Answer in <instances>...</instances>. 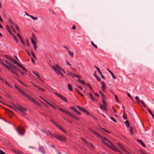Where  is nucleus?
I'll use <instances>...</instances> for the list:
<instances>
[{
    "label": "nucleus",
    "mask_w": 154,
    "mask_h": 154,
    "mask_svg": "<svg viewBox=\"0 0 154 154\" xmlns=\"http://www.w3.org/2000/svg\"><path fill=\"white\" fill-rule=\"evenodd\" d=\"M117 145H118L119 147L121 148L122 150L124 151V150L125 149L124 147L122 146L121 144H120L119 143H117Z\"/></svg>",
    "instance_id": "21"
},
{
    "label": "nucleus",
    "mask_w": 154,
    "mask_h": 154,
    "mask_svg": "<svg viewBox=\"0 0 154 154\" xmlns=\"http://www.w3.org/2000/svg\"><path fill=\"white\" fill-rule=\"evenodd\" d=\"M54 137L56 139L58 140L61 141L66 142V137L65 136L63 135L55 134L54 135Z\"/></svg>",
    "instance_id": "1"
},
{
    "label": "nucleus",
    "mask_w": 154,
    "mask_h": 154,
    "mask_svg": "<svg viewBox=\"0 0 154 154\" xmlns=\"http://www.w3.org/2000/svg\"><path fill=\"white\" fill-rule=\"evenodd\" d=\"M70 109L72 110L73 111H74L75 112L76 111V109L73 107H70L69 108Z\"/></svg>",
    "instance_id": "37"
},
{
    "label": "nucleus",
    "mask_w": 154,
    "mask_h": 154,
    "mask_svg": "<svg viewBox=\"0 0 154 154\" xmlns=\"http://www.w3.org/2000/svg\"><path fill=\"white\" fill-rule=\"evenodd\" d=\"M147 110L149 112V113L150 114L152 115L153 118L154 119V115L153 114V113H152V111H151V110L149 109H147Z\"/></svg>",
    "instance_id": "29"
},
{
    "label": "nucleus",
    "mask_w": 154,
    "mask_h": 154,
    "mask_svg": "<svg viewBox=\"0 0 154 154\" xmlns=\"http://www.w3.org/2000/svg\"><path fill=\"white\" fill-rule=\"evenodd\" d=\"M14 87L22 94H24V91L21 90L17 85H15Z\"/></svg>",
    "instance_id": "12"
},
{
    "label": "nucleus",
    "mask_w": 154,
    "mask_h": 154,
    "mask_svg": "<svg viewBox=\"0 0 154 154\" xmlns=\"http://www.w3.org/2000/svg\"><path fill=\"white\" fill-rule=\"evenodd\" d=\"M31 40H36V37L33 34H32V37Z\"/></svg>",
    "instance_id": "51"
},
{
    "label": "nucleus",
    "mask_w": 154,
    "mask_h": 154,
    "mask_svg": "<svg viewBox=\"0 0 154 154\" xmlns=\"http://www.w3.org/2000/svg\"><path fill=\"white\" fill-rule=\"evenodd\" d=\"M15 27V28H16V29L18 30L19 31H20V29L18 27V26L17 25V24H15V23H14V25H13Z\"/></svg>",
    "instance_id": "38"
},
{
    "label": "nucleus",
    "mask_w": 154,
    "mask_h": 154,
    "mask_svg": "<svg viewBox=\"0 0 154 154\" xmlns=\"http://www.w3.org/2000/svg\"><path fill=\"white\" fill-rule=\"evenodd\" d=\"M94 75L98 81H100V78L98 76L95 71L94 72Z\"/></svg>",
    "instance_id": "14"
},
{
    "label": "nucleus",
    "mask_w": 154,
    "mask_h": 154,
    "mask_svg": "<svg viewBox=\"0 0 154 154\" xmlns=\"http://www.w3.org/2000/svg\"><path fill=\"white\" fill-rule=\"evenodd\" d=\"M83 112H84L87 114H89V112L85 109H84Z\"/></svg>",
    "instance_id": "48"
},
{
    "label": "nucleus",
    "mask_w": 154,
    "mask_h": 154,
    "mask_svg": "<svg viewBox=\"0 0 154 154\" xmlns=\"http://www.w3.org/2000/svg\"><path fill=\"white\" fill-rule=\"evenodd\" d=\"M31 54L33 58L35 59L36 58V57L34 52L33 51H31Z\"/></svg>",
    "instance_id": "56"
},
{
    "label": "nucleus",
    "mask_w": 154,
    "mask_h": 154,
    "mask_svg": "<svg viewBox=\"0 0 154 154\" xmlns=\"http://www.w3.org/2000/svg\"><path fill=\"white\" fill-rule=\"evenodd\" d=\"M2 81L3 82L5 83V84L9 87H10L11 88H12V87L8 83V82L6 81L3 79H2Z\"/></svg>",
    "instance_id": "20"
},
{
    "label": "nucleus",
    "mask_w": 154,
    "mask_h": 154,
    "mask_svg": "<svg viewBox=\"0 0 154 154\" xmlns=\"http://www.w3.org/2000/svg\"><path fill=\"white\" fill-rule=\"evenodd\" d=\"M69 53V54L71 56V57H73V56H74V54H73V53L72 52L69 50L68 51Z\"/></svg>",
    "instance_id": "41"
},
{
    "label": "nucleus",
    "mask_w": 154,
    "mask_h": 154,
    "mask_svg": "<svg viewBox=\"0 0 154 154\" xmlns=\"http://www.w3.org/2000/svg\"><path fill=\"white\" fill-rule=\"evenodd\" d=\"M129 131L132 134H133V128L131 127H130V129H129Z\"/></svg>",
    "instance_id": "46"
},
{
    "label": "nucleus",
    "mask_w": 154,
    "mask_h": 154,
    "mask_svg": "<svg viewBox=\"0 0 154 154\" xmlns=\"http://www.w3.org/2000/svg\"><path fill=\"white\" fill-rule=\"evenodd\" d=\"M78 81L81 83L82 84L86 85V83L85 82L83 81V80H82L80 79H78Z\"/></svg>",
    "instance_id": "31"
},
{
    "label": "nucleus",
    "mask_w": 154,
    "mask_h": 154,
    "mask_svg": "<svg viewBox=\"0 0 154 154\" xmlns=\"http://www.w3.org/2000/svg\"><path fill=\"white\" fill-rule=\"evenodd\" d=\"M6 62L8 64L10 65L11 66V65H12L13 64H11L10 62H9L8 61L6 60Z\"/></svg>",
    "instance_id": "58"
},
{
    "label": "nucleus",
    "mask_w": 154,
    "mask_h": 154,
    "mask_svg": "<svg viewBox=\"0 0 154 154\" xmlns=\"http://www.w3.org/2000/svg\"><path fill=\"white\" fill-rule=\"evenodd\" d=\"M11 62L14 63V64H16L18 65V64H19V63L17 62L13 58L12 59V60L11 61Z\"/></svg>",
    "instance_id": "34"
},
{
    "label": "nucleus",
    "mask_w": 154,
    "mask_h": 154,
    "mask_svg": "<svg viewBox=\"0 0 154 154\" xmlns=\"http://www.w3.org/2000/svg\"><path fill=\"white\" fill-rule=\"evenodd\" d=\"M110 147H108L116 152H118L120 154H122V152H121L113 144L111 145H110Z\"/></svg>",
    "instance_id": "6"
},
{
    "label": "nucleus",
    "mask_w": 154,
    "mask_h": 154,
    "mask_svg": "<svg viewBox=\"0 0 154 154\" xmlns=\"http://www.w3.org/2000/svg\"><path fill=\"white\" fill-rule=\"evenodd\" d=\"M69 74L73 78H74V75L72 74L71 72H69Z\"/></svg>",
    "instance_id": "61"
},
{
    "label": "nucleus",
    "mask_w": 154,
    "mask_h": 154,
    "mask_svg": "<svg viewBox=\"0 0 154 154\" xmlns=\"http://www.w3.org/2000/svg\"><path fill=\"white\" fill-rule=\"evenodd\" d=\"M99 92H100V94H101V95L103 98L105 97V95L104 94L102 93V92L101 91H99Z\"/></svg>",
    "instance_id": "40"
},
{
    "label": "nucleus",
    "mask_w": 154,
    "mask_h": 154,
    "mask_svg": "<svg viewBox=\"0 0 154 154\" xmlns=\"http://www.w3.org/2000/svg\"><path fill=\"white\" fill-rule=\"evenodd\" d=\"M125 123L127 127L128 128L129 127V124L128 120H126L125 122Z\"/></svg>",
    "instance_id": "32"
},
{
    "label": "nucleus",
    "mask_w": 154,
    "mask_h": 154,
    "mask_svg": "<svg viewBox=\"0 0 154 154\" xmlns=\"http://www.w3.org/2000/svg\"><path fill=\"white\" fill-rule=\"evenodd\" d=\"M31 42L32 44V45H33L35 44H36V43L35 42V40H31Z\"/></svg>",
    "instance_id": "60"
},
{
    "label": "nucleus",
    "mask_w": 154,
    "mask_h": 154,
    "mask_svg": "<svg viewBox=\"0 0 154 154\" xmlns=\"http://www.w3.org/2000/svg\"><path fill=\"white\" fill-rule=\"evenodd\" d=\"M30 17L32 19H33L34 20H37L38 19V18H37V17H34L33 16H32L31 15H30Z\"/></svg>",
    "instance_id": "44"
},
{
    "label": "nucleus",
    "mask_w": 154,
    "mask_h": 154,
    "mask_svg": "<svg viewBox=\"0 0 154 154\" xmlns=\"http://www.w3.org/2000/svg\"><path fill=\"white\" fill-rule=\"evenodd\" d=\"M19 134L21 135H23L24 132L23 128L21 126H20L17 129Z\"/></svg>",
    "instance_id": "7"
},
{
    "label": "nucleus",
    "mask_w": 154,
    "mask_h": 154,
    "mask_svg": "<svg viewBox=\"0 0 154 154\" xmlns=\"http://www.w3.org/2000/svg\"><path fill=\"white\" fill-rule=\"evenodd\" d=\"M2 64L4 66H5L8 69H9V67L7 65H6V64L4 63H2Z\"/></svg>",
    "instance_id": "52"
},
{
    "label": "nucleus",
    "mask_w": 154,
    "mask_h": 154,
    "mask_svg": "<svg viewBox=\"0 0 154 154\" xmlns=\"http://www.w3.org/2000/svg\"><path fill=\"white\" fill-rule=\"evenodd\" d=\"M50 121L54 124L56 126H57V125H58L52 119H51Z\"/></svg>",
    "instance_id": "49"
},
{
    "label": "nucleus",
    "mask_w": 154,
    "mask_h": 154,
    "mask_svg": "<svg viewBox=\"0 0 154 154\" xmlns=\"http://www.w3.org/2000/svg\"><path fill=\"white\" fill-rule=\"evenodd\" d=\"M105 141H106L107 142L109 143L110 144V145H112V143L109 140H108L106 138Z\"/></svg>",
    "instance_id": "54"
},
{
    "label": "nucleus",
    "mask_w": 154,
    "mask_h": 154,
    "mask_svg": "<svg viewBox=\"0 0 154 154\" xmlns=\"http://www.w3.org/2000/svg\"><path fill=\"white\" fill-rule=\"evenodd\" d=\"M89 95L90 96V97L91 98V99L92 100L94 101H95V100H94V98L93 97L92 95V94H91V93L90 92H89Z\"/></svg>",
    "instance_id": "36"
},
{
    "label": "nucleus",
    "mask_w": 154,
    "mask_h": 154,
    "mask_svg": "<svg viewBox=\"0 0 154 154\" xmlns=\"http://www.w3.org/2000/svg\"><path fill=\"white\" fill-rule=\"evenodd\" d=\"M77 107L79 110L82 111H83L84 109V108L81 107L79 106H77Z\"/></svg>",
    "instance_id": "45"
},
{
    "label": "nucleus",
    "mask_w": 154,
    "mask_h": 154,
    "mask_svg": "<svg viewBox=\"0 0 154 154\" xmlns=\"http://www.w3.org/2000/svg\"><path fill=\"white\" fill-rule=\"evenodd\" d=\"M54 93L59 97L62 100L65 101H67V100L66 98L61 94L57 92H54Z\"/></svg>",
    "instance_id": "8"
},
{
    "label": "nucleus",
    "mask_w": 154,
    "mask_h": 154,
    "mask_svg": "<svg viewBox=\"0 0 154 154\" xmlns=\"http://www.w3.org/2000/svg\"><path fill=\"white\" fill-rule=\"evenodd\" d=\"M37 88L39 90H41L42 91H45V90L43 88H40V87L38 86H37Z\"/></svg>",
    "instance_id": "42"
},
{
    "label": "nucleus",
    "mask_w": 154,
    "mask_h": 154,
    "mask_svg": "<svg viewBox=\"0 0 154 154\" xmlns=\"http://www.w3.org/2000/svg\"><path fill=\"white\" fill-rule=\"evenodd\" d=\"M135 100L137 101L136 103L138 104H139L140 103H141V102L142 101H141L139 99V98L138 96H136L135 97Z\"/></svg>",
    "instance_id": "17"
},
{
    "label": "nucleus",
    "mask_w": 154,
    "mask_h": 154,
    "mask_svg": "<svg viewBox=\"0 0 154 154\" xmlns=\"http://www.w3.org/2000/svg\"><path fill=\"white\" fill-rule=\"evenodd\" d=\"M14 78L19 82H20V83L21 84H22L23 85H25L19 79H18L17 78H16L15 77H14Z\"/></svg>",
    "instance_id": "47"
},
{
    "label": "nucleus",
    "mask_w": 154,
    "mask_h": 154,
    "mask_svg": "<svg viewBox=\"0 0 154 154\" xmlns=\"http://www.w3.org/2000/svg\"><path fill=\"white\" fill-rule=\"evenodd\" d=\"M115 98L116 101L118 103H120V102L118 98V97L116 95H115Z\"/></svg>",
    "instance_id": "30"
},
{
    "label": "nucleus",
    "mask_w": 154,
    "mask_h": 154,
    "mask_svg": "<svg viewBox=\"0 0 154 154\" xmlns=\"http://www.w3.org/2000/svg\"><path fill=\"white\" fill-rule=\"evenodd\" d=\"M69 115L71 117H72V118H73L74 119H75L77 120H79V119L77 117L75 116L74 115L72 114L70 112L69 113Z\"/></svg>",
    "instance_id": "15"
},
{
    "label": "nucleus",
    "mask_w": 154,
    "mask_h": 154,
    "mask_svg": "<svg viewBox=\"0 0 154 154\" xmlns=\"http://www.w3.org/2000/svg\"><path fill=\"white\" fill-rule=\"evenodd\" d=\"M86 143V144L87 145H88V146H91V147H94L93 145L91 143H90L88 142V141H87V143Z\"/></svg>",
    "instance_id": "35"
},
{
    "label": "nucleus",
    "mask_w": 154,
    "mask_h": 154,
    "mask_svg": "<svg viewBox=\"0 0 154 154\" xmlns=\"http://www.w3.org/2000/svg\"><path fill=\"white\" fill-rule=\"evenodd\" d=\"M101 137H98L101 139V141L103 143V144H104L106 146L108 147H110V145L108 144L106 142H105L106 138L104 137H103L102 136H101Z\"/></svg>",
    "instance_id": "11"
},
{
    "label": "nucleus",
    "mask_w": 154,
    "mask_h": 154,
    "mask_svg": "<svg viewBox=\"0 0 154 154\" xmlns=\"http://www.w3.org/2000/svg\"><path fill=\"white\" fill-rule=\"evenodd\" d=\"M21 40V43L24 45H25V43L24 42L22 38L20 39Z\"/></svg>",
    "instance_id": "57"
},
{
    "label": "nucleus",
    "mask_w": 154,
    "mask_h": 154,
    "mask_svg": "<svg viewBox=\"0 0 154 154\" xmlns=\"http://www.w3.org/2000/svg\"><path fill=\"white\" fill-rule=\"evenodd\" d=\"M68 88L69 89V90L71 91H72V85L69 84H68Z\"/></svg>",
    "instance_id": "27"
},
{
    "label": "nucleus",
    "mask_w": 154,
    "mask_h": 154,
    "mask_svg": "<svg viewBox=\"0 0 154 154\" xmlns=\"http://www.w3.org/2000/svg\"><path fill=\"white\" fill-rule=\"evenodd\" d=\"M123 151H124L127 154H130L125 149Z\"/></svg>",
    "instance_id": "63"
},
{
    "label": "nucleus",
    "mask_w": 154,
    "mask_h": 154,
    "mask_svg": "<svg viewBox=\"0 0 154 154\" xmlns=\"http://www.w3.org/2000/svg\"><path fill=\"white\" fill-rule=\"evenodd\" d=\"M59 110L60 111H62V112H63L64 113H66V114H67L68 115L69 114V112H68L66 110H65L64 109H62L60 108H59Z\"/></svg>",
    "instance_id": "19"
},
{
    "label": "nucleus",
    "mask_w": 154,
    "mask_h": 154,
    "mask_svg": "<svg viewBox=\"0 0 154 154\" xmlns=\"http://www.w3.org/2000/svg\"><path fill=\"white\" fill-rule=\"evenodd\" d=\"M18 66L20 68H21L22 69H23V70L26 72L27 71V70L26 69L25 67L23 66L20 63L18 64Z\"/></svg>",
    "instance_id": "16"
},
{
    "label": "nucleus",
    "mask_w": 154,
    "mask_h": 154,
    "mask_svg": "<svg viewBox=\"0 0 154 154\" xmlns=\"http://www.w3.org/2000/svg\"><path fill=\"white\" fill-rule=\"evenodd\" d=\"M107 70L111 74V75H112V76L113 78L115 79H116V77L114 76V74H113V73L112 72L110 71L108 69H107Z\"/></svg>",
    "instance_id": "22"
},
{
    "label": "nucleus",
    "mask_w": 154,
    "mask_h": 154,
    "mask_svg": "<svg viewBox=\"0 0 154 154\" xmlns=\"http://www.w3.org/2000/svg\"><path fill=\"white\" fill-rule=\"evenodd\" d=\"M9 69L13 73L16 75L17 76H18L19 74L17 73L16 70L17 69V67L15 65L12 64L11 66V67H9Z\"/></svg>",
    "instance_id": "2"
},
{
    "label": "nucleus",
    "mask_w": 154,
    "mask_h": 154,
    "mask_svg": "<svg viewBox=\"0 0 154 154\" xmlns=\"http://www.w3.org/2000/svg\"><path fill=\"white\" fill-rule=\"evenodd\" d=\"M137 140L144 147H145L146 146L145 144L144 143L142 142V140H140L139 139H137Z\"/></svg>",
    "instance_id": "23"
},
{
    "label": "nucleus",
    "mask_w": 154,
    "mask_h": 154,
    "mask_svg": "<svg viewBox=\"0 0 154 154\" xmlns=\"http://www.w3.org/2000/svg\"><path fill=\"white\" fill-rule=\"evenodd\" d=\"M6 27L7 30L9 33L10 34H12V32L9 26L8 25H6Z\"/></svg>",
    "instance_id": "26"
},
{
    "label": "nucleus",
    "mask_w": 154,
    "mask_h": 154,
    "mask_svg": "<svg viewBox=\"0 0 154 154\" xmlns=\"http://www.w3.org/2000/svg\"><path fill=\"white\" fill-rule=\"evenodd\" d=\"M12 151L14 152L17 154H22V152L19 150L14 149H13Z\"/></svg>",
    "instance_id": "13"
},
{
    "label": "nucleus",
    "mask_w": 154,
    "mask_h": 154,
    "mask_svg": "<svg viewBox=\"0 0 154 154\" xmlns=\"http://www.w3.org/2000/svg\"><path fill=\"white\" fill-rule=\"evenodd\" d=\"M87 85L88 86L89 88L90 89H91V92H93V89L90 86V84L88 83L87 84Z\"/></svg>",
    "instance_id": "50"
},
{
    "label": "nucleus",
    "mask_w": 154,
    "mask_h": 154,
    "mask_svg": "<svg viewBox=\"0 0 154 154\" xmlns=\"http://www.w3.org/2000/svg\"><path fill=\"white\" fill-rule=\"evenodd\" d=\"M38 150L42 154H46V151L42 146H40L38 148Z\"/></svg>",
    "instance_id": "9"
},
{
    "label": "nucleus",
    "mask_w": 154,
    "mask_h": 154,
    "mask_svg": "<svg viewBox=\"0 0 154 154\" xmlns=\"http://www.w3.org/2000/svg\"><path fill=\"white\" fill-rule=\"evenodd\" d=\"M91 44L93 45L94 47L96 48H97V46L92 41L91 42Z\"/></svg>",
    "instance_id": "53"
},
{
    "label": "nucleus",
    "mask_w": 154,
    "mask_h": 154,
    "mask_svg": "<svg viewBox=\"0 0 154 154\" xmlns=\"http://www.w3.org/2000/svg\"><path fill=\"white\" fill-rule=\"evenodd\" d=\"M122 117L123 119L125 120L126 119H127V116L126 115L125 113V111L124 110L123 111V115Z\"/></svg>",
    "instance_id": "24"
},
{
    "label": "nucleus",
    "mask_w": 154,
    "mask_h": 154,
    "mask_svg": "<svg viewBox=\"0 0 154 154\" xmlns=\"http://www.w3.org/2000/svg\"><path fill=\"white\" fill-rule=\"evenodd\" d=\"M32 72L33 74L35 75L39 80H40L41 81H42L41 78L40 77L39 75L37 73L34 71H32Z\"/></svg>",
    "instance_id": "18"
},
{
    "label": "nucleus",
    "mask_w": 154,
    "mask_h": 154,
    "mask_svg": "<svg viewBox=\"0 0 154 154\" xmlns=\"http://www.w3.org/2000/svg\"><path fill=\"white\" fill-rule=\"evenodd\" d=\"M56 126L58 128H59L64 133H66V131L64 129H63L62 128L60 127L58 124Z\"/></svg>",
    "instance_id": "28"
},
{
    "label": "nucleus",
    "mask_w": 154,
    "mask_h": 154,
    "mask_svg": "<svg viewBox=\"0 0 154 154\" xmlns=\"http://www.w3.org/2000/svg\"><path fill=\"white\" fill-rule=\"evenodd\" d=\"M23 95L25 96L29 100L31 101L32 103H35L36 104H38V103L32 97L26 94L25 92H24V94H23Z\"/></svg>",
    "instance_id": "4"
},
{
    "label": "nucleus",
    "mask_w": 154,
    "mask_h": 154,
    "mask_svg": "<svg viewBox=\"0 0 154 154\" xmlns=\"http://www.w3.org/2000/svg\"><path fill=\"white\" fill-rule=\"evenodd\" d=\"M16 108L18 109L19 110L23 112V113H24L25 112H26L27 110L26 109L24 108L21 106L19 105L18 104H17L16 106Z\"/></svg>",
    "instance_id": "5"
},
{
    "label": "nucleus",
    "mask_w": 154,
    "mask_h": 154,
    "mask_svg": "<svg viewBox=\"0 0 154 154\" xmlns=\"http://www.w3.org/2000/svg\"><path fill=\"white\" fill-rule=\"evenodd\" d=\"M102 101L103 103V106H107V103L106 101L103 99H102Z\"/></svg>",
    "instance_id": "33"
},
{
    "label": "nucleus",
    "mask_w": 154,
    "mask_h": 154,
    "mask_svg": "<svg viewBox=\"0 0 154 154\" xmlns=\"http://www.w3.org/2000/svg\"><path fill=\"white\" fill-rule=\"evenodd\" d=\"M0 154H6L3 151L0 150Z\"/></svg>",
    "instance_id": "64"
},
{
    "label": "nucleus",
    "mask_w": 154,
    "mask_h": 154,
    "mask_svg": "<svg viewBox=\"0 0 154 154\" xmlns=\"http://www.w3.org/2000/svg\"><path fill=\"white\" fill-rule=\"evenodd\" d=\"M82 140L84 142H85V143H87V141L85 139H84V138H81Z\"/></svg>",
    "instance_id": "59"
},
{
    "label": "nucleus",
    "mask_w": 154,
    "mask_h": 154,
    "mask_svg": "<svg viewBox=\"0 0 154 154\" xmlns=\"http://www.w3.org/2000/svg\"><path fill=\"white\" fill-rule=\"evenodd\" d=\"M9 21L12 24L14 25V23H15L10 18L9 19Z\"/></svg>",
    "instance_id": "55"
},
{
    "label": "nucleus",
    "mask_w": 154,
    "mask_h": 154,
    "mask_svg": "<svg viewBox=\"0 0 154 154\" xmlns=\"http://www.w3.org/2000/svg\"><path fill=\"white\" fill-rule=\"evenodd\" d=\"M88 129L91 132H92V133L94 134L97 137H101V136L100 134L97 133L94 130L89 128H88Z\"/></svg>",
    "instance_id": "10"
},
{
    "label": "nucleus",
    "mask_w": 154,
    "mask_h": 154,
    "mask_svg": "<svg viewBox=\"0 0 154 154\" xmlns=\"http://www.w3.org/2000/svg\"><path fill=\"white\" fill-rule=\"evenodd\" d=\"M33 45V48L35 50H36V49L38 47L36 44V43Z\"/></svg>",
    "instance_id": "43"
},
{
    "label": "nucleus",
    "mask_w": 154,
    "mask_h": 154,
    "mask_svg": "<svg viewBox=\"0 0 154 154\" xmlns=\"http://www.w3.org/2000/svg\"><path fill=\"white\" fill-rule=\"evenodd\" d=\"M141 103H142V105H143V106L145 107V108H146V105L145 104V103H144V102L143 101H142L141 102Z\"/></svg>",
    "instance_id": "62"
},
{
    "label": "nucleus",
    "mask_w": 154,
    "mask_h": 154,
    "mask_svg": "<svg viewBox=\"0 0 154 154\" xmlns=\"http://www.w3.org/2000/svg\"><path fill=\"white\" fill-rule=\"evenodd\" d=\"M100 107L102 110H104L106 111H107V109L106 107V106H102V105L101 104H100Z\"/></svg>",
    "instance_id": "25"
},
{
    "label": "nucleus",
    "mask_w": 154,
    "mask_h": 154,
    "mask_svg": "<svg viewBox=\"0 0 154 154\" xmlns=\"http://www.w3.org/2000/svg\"><path fill=\"white\" fill-rule=\"evenodd\" d=\"M47 135H49V134H50L51 136V137H54V135H53L49 131H48V132H44Z\"/></svg>",
    "instance_id": "39"
},
{
    "label": "nucleus",
    "mask_w": 154,
    "mask_h": 154,
    "mask_svg": "<svg viewBox=\"0 0 154 154\" xmlns=\"http://www.w3.org/2000/svg\"><path fill=\"white\" fill-rule=\"evenodd\" d=\"M51 66L58 75L61 72L59 70L60 67L58 64H56L55 66L52 65Z\"/></svg>",
    "instance_id": "3"
}]
</instances>
